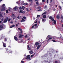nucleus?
Masks as SVG:
<instances>
[{
  "mask_svg": "<svg viewBox=\"0 0 63 63\" xmlns=\"http://www.w3.org/2000/svg\"><path fill=\"white\" fill-rule=\"evenodd\" d=\"M20 31H22V29H20Z\"/></svg>",
  "mask_w": 63,
  "mask_h": 63,
  "instance_id": "obj_62",
  "label": "nucleus"
},
{
  "mask_svg": "<svg viewBox=\"0 0 63 63\" xmlns=\"http://www.w3.org/2000/svg\"><path fill=\"white\" fill-rule=\"evenodd\" d=\"M3 16L2 15V14H0V17H1V18L3 17Z\"/></svg>",
  "mask_w": 63,
  "mask_h": 63,
  "instance_id": "obj_26",
  "label": "nucleus"
},
{
  "mask_svg": "<svg viewBox=\"0 0 63 63\" xmlns=\"http://www.w3.org/2000/svg\"><path fill=\"white\" fill-rule=\"evenodd\" d=\"M59 8H60V10H61V9H62V7H61V6H59Z\"/></svg>",
  "mask_w": 63,
  "mask_h": 63,
  "instance_id": "obj_35",
  "label": "nucleus"
},
{
  "mask_svg": "<svg viewBox=\"0 0 63 63\" xmlns=\"http://www.w3.org/2000/svg\"><path fill=\"white\" fill-rule=\"evenodd\" d=\"M42 21L43 22H45V19L43 18L42 19Z\"/></svg>",
  "mask_w": 63,
  "mask_h": 63,
  "instance_id": "obj_22",
  "label": "nucleus"
},
{
  "mask_svg": "<svg viewBox=\"0 0 63 63\" xmlns=\"http://www.w3.org/2000/svg\"><path fill=\"white\" fill-rule=\"evenodd\" d=\"M39 43L38 42H36L35 43V44L34 45V47H36V46H37L38 45H39Z\"/></svg>",
  "mask_w": 63,
  "mask_h": 63,
  "instance_id": "obj_7",
  "label": "nucleus"
},
{
  "mask_svg": "<svg viewBox=\"0 0 63 63\" xmlns=\"http://www.w3.org/2000/svg\"><path fill=\"white\" fill-rule=\"evenodd\" d=\"M10 20H11V19L10 18H9V20H8V21L9 22V21H10Z\"/></svg>",
  "mask_w": 63,
  "mask_h": 63,
  "instance_id": "obj_52",
  "label": "nucleus"
},
{
  "mask_svg": "<svg viewBox=\"0 0 63 63\" xmlns=\"http://www.w3.org/2000/svg\"><path fill=\"white\" fill-rule=\"evenodd\" d=\"M20 28H18V30H20Z\"/></svg>",
  "mask_w": 63,
  "mask_h": 63,
  "instance_id": "obj_64",
  "label": "nucleus"
},
{
  "mask_svg": "<svg viewBox=\"0 0 63 63\" xmlns=\"http://www.w3.org/2000/svg\"><path fill=\"white\" fill-rule=\"evenodd\" d=\"M19 9L20 10H22V7H20L19 8Z\"/></svg>",
  "mask_w": 63,
  "mask_h": 63,
  "instance_id": "obj_39",
  "label": "nucleus"
},
{
  "mask_svg": "<svg viewBox=\"0 0 63 63\" xmlns=\"http://www.w3.org/2000/svg\"><path fill=\"white\" fill-rule=\"evenodd\" d=\"M52 39V37H50L47 40V42H49V41H50V40Z\"/></svg>",
  "mask_w": 63,
  "mask_h": 63,
  "instance_id": "obj_17",
  "label": "nucleus"
},
{
  "mask_svg": "<svg viewBox=\"0 0 63 63\" xmlns=\"http://www.w3.org/2000/svg\"><path fill=\"white\" fill-rule=\"evenodd\" d=\"M37 5H38V4H39V3H38V2L37 1L36 3Z\"/></svg>",
  "mask_w": 63,
  "mask_h": 63,
  "instance_id": "obj_48",
  "label": "nucleus"
},
{
  "mask_svg": "<svg viewBox=\"0 0 63 63\" xmlns=\"http://www.w3.org/2000/svg\"><path fill=\"white\" fill-rule=\"evenodd\" d=\"M33 56H34L33 55H32L31 56V57H33Z\"/></svg>",
  "mask_w": 63,
  "mask_h": 63,
  "instance_id": "obj_57",
  "label": "nucleus"
},
{
  "mask_svg": "<svg viewBox=\"0 0 63 63\" xmlns=\"http://www.w3.org/2000/svg\"><path fill=\"white\" fill-rule=\"evenodd\" d=\"M49 18L50 19H52V16H50L49 17Z\"/></svg>",
  "mask_w": 63,
  "mask_h": 63,
  "instance_id": "obj_32",
  "label": "nucleus"
},
{
  "mask_svg": "<svg viewBox=\"0 0 63 63\" xmlns=\"http://www.w3.org/2000/svg\"><path fill=\"white\" fill-rule=\"evenodd\" d=\"M25 21V20H24V19L23 18L22 19V20L21 21V22H23V21Z\"/></svg>",
  "mask_w": 63,
  "mask_h": 63,
  "instance_id": "obj_21",
  "label": "nucleus"
},
{
  "mask_svg": "<svg viewBox=\"0 0 63 63\" xmlns=\"http://www.w3.org/2000/svg\"><path fill=\"white\" fill-rule=\"evenodd\" d=\"M9 47H10V48H11V47L10 46H8Z\"/></svg>",
  "mask_w": 63,
  "mask_h": 63,
  "instance_id": "obj_59",
  "label": "nucleus"
},
{
  "mask_svg": "<svg viewBox=\"0 0 63 63\" xmlns=\"http://www.w3.org/2000/svg\"><path fill=\"white\" fill-rule=\"evenodd\" d=\"M12 15L11 16L12 17H16V16L15 15V14H12Z\"/></svg>",
  "mask_w": 63,
  "mask_h": 63,
  "instance_id": "obj_11",
  "label": "nucleus"
},
{
  "mask_svg": "<svg viewBox=\"0 0 63 63\" xmlns=\"http://www.w3.org/2000/svg\"><path fill=\"white\" fill-rule=\"evenodd\" d=\"M19 24V23H18V24H16V26H18V25Z\"/></svg>",
  "mask_w": 63,
  "mask_h": 63,
  "instance_id": "obj_43",
  "label": "nucleus"
},
{
  "mask_svg": "<svg viewBox=\"0 0 63 63\" xmlns=\"http://www.w3.org/2000/svg\"><path fill=\"white\" fill-rule=\"evenodd\" d=\"M28 36V35L26 34V35H25V38H27Z\"/></svg>",
  "mask_w": 63,
  "mask_h": 63,
  "instance_id": "obj_28",
  "label": "nucleus"
},
{
  "mask_svg": "<svg viewBox=\"0 0 63 63\" xmlns=\"http://www.w3.org/2000/svg\"><path fill=\"white\" fill-rule=\"evenodd\" d=\"M43 17L44 18H46L47 17V16L46 15H44L43 16Z\"/></svg>",
  "mask_w": 63,
  "mask_h": 63,
  "instance_id": "obj_20",
  "label": "nucleus"
},
{
  "mask_svg": "<svg viewBox=\"0 0 63 63\" xmlns=\"http://www.w3.org/2000/svg\"><path fill=\"white\" fill-rule=\"evenodd\" d=\"M11 23H13V21H11V22H10Z\"/></svg>",
  "mask_w": 63,
  "mask_h": 63,
  "instance_id": "obj_61",
  "label": "nucleus"
},
{
  "mask_svg": "<svg viewBox=\"0 0 63 63\" xmlns=\"http://www.w3.org/2000/svg\"><path fill=\"white\" fill-rule=\"evenodd\" d=\"M46 12H44L42 14V15L43 16L44 15H46Z\"/></svg>",
  "mask_w": 63,
  "mask_h": 63,
  "instance_id": "obj_31",
  "label": "nucleus"
},
{
  "mask_svg": "<svg viewBox=\"0 0 63 63\" xmlns=\"http://www.w3.org/2000/svg\"><path fill=\"white\" fill-rule=\"evenodd\" d=\"M51 20L52 21H54V19L52 18L51 19Z\"/></svg>",
  "mask_w": 63,
  "mask_h": 63,
  "instance_id": "obj_37",
  "label": "nucleus"
},
{
  "mask_svg": "<svg viewBox=\"0 0 63 63\" xmlns=\"http://www.w3.org/2000/svg\"><path fill=\"white\" fill-rule=\"evenodd\" d=\"M29 53H30V54H32V53H33V51L32 50H30V51H29Z\"/></svg>",
  "mask_w": 63,
  "mask_h": 63,
  "instance_id": "obj_16",
  "label": "nucleus"
},
{
  "mask_svg": "<svg viewBox=\"0 0 63 63\" xmlns=\"http://www.w3.org/2000/svg\"><path fill=\"white\" fill-rule=\"evenodd\" d=\"M21 3L22 4H23V3H24V1H22L21 2Z\"/></svg>",
  "mask_w": 63,
  "mask_h": 63,
  "instance_id": "obj_33",
  "label": "nucleus"
},
{
  "mask_svg": "<svg viewBox=\"0 0 63 63\" xmlns=\"http://www.w3.org/2000/svg\"><path fill=\"white\" fill-rule=\"evenodd\" d=\"M9 19V17H7L6 19H5L4 20V23H6V22H7V21H8V20Z\"/></svg>",
  "mask_w": 63,
  "mask_h": 63,
  "instance_id": "obj_4",
  "label": "nucleus"
},
{
  "mask_svg": "<svg viewBox=\"0 0 63 63\" xmlns=\"http://www.w3.org/2000/svg\"><path fill=\"white\" fill-rule=\"evenodd\" d=\"M2 6V7H4V6H5V4H3Z\"/></svg>",
  "mask_w": 63,
  "mask_h": 63,
  "instance_id": "obj_42",
  "label": "nucleus"
},
{
  "mask_svg": "<svg viewBox=\"0 0 63 63\" xmlns=\"http://www.w3.org/2000/svg\"><path fill=\"white\" fill-rule=\"evenodd\" d=\"M24 57H26V54H24Z\"/></svg>",
  "mask_w": 63,
  "mask_h": 63,
  "instance_id": "obj_53",
  "label": "nucleus"
},
{
  "mask_svg": "<svg viewBox=\"0 0 63 63\" xmlns=\"http://www.w3.org/2000/svg\"><path fill=\"white\" fill-rule=\"evenodd\" d=\"M57 18L58 19H59L60 18V16L58 15H57Z\"/></svg>",
  "mask_w": 63,
  "mask_h": 63,
  "instance_id": "obj_23",
  "label": "nucleus"
},
{
  "mask_svg": "<svg viewBox=\"0 0 63 63\" xmlns=\"http://www.w3.org/2000/svg\"><path fill=\"white\" fill-rule=\"evenodd\" d=\"M8 8L9 10H12V8H11L9 7Z\"/></svg>",
  "mask_w": 63,
  "mask_h": 63,
  "instance_id": "obj_44",
  "label": "nucleus"
},
{
  "mask_svg": "<svg viewBox=\"0 0 63 63\" xmlns=\"http://www.w3.org/2000/svg\"><path fill=\"white\" fill-rule=\"evenodd\" d=\"M18 9V7H17L16 6L14 8V11H16V9Z\"/></svg>",
  "mask_w": 63,
  "mask_h": 63,
  "instance_id": "obj_8",
  "label": "nucleus"
},
{
  "mask_svg": "<svg viewBox=\"0 0 63 63\" xmlns=\"http://www.w3.org/2000/svg\"><path fill=\"white\" fill-rule=\"evenodd\" d=\"M28 2H30L32 1V0H27Z\"/></svg>",
  "mask_w": 63,
  "mask_h": 63,
  "instance_id": "obj_38",
  "label": "nucleus"
},
{
  "mask_svg": "<svg viewBox=\"0 0 63 63\" xmlns=\"http://www.w3.org/2000/svg\"><path fill=\"white\" fill-rule=\"evenodd\" d=\"M61 22H63V20H61Z\"/></svg>",
  "mask_w": 63,
  "mask_h": 63,
  "instance_id": "obj_63",
  "label": "nucleus"
},
{
  "mask_svg": "<svg viewBox=\"0 0 63 63\" xmlns=\"http://www.w3.org/2000/svg\"><path fill=\"white\" fill-rule=\"evenodd\" d=\"M23 18H24V19H26V17L25 16L23 17Z\"/></svg>",
  "mask_w": 63,
  "mask_h": 63,
  "instance_id": "obj_54",
  "label": "nucleus"
},
{
  "mask_svg": "<svg viewBox=\"0 0 63 63\" xmlns=\"http://www.w3.org/2000/svg\"><path fill=\"white\" fill-rule=\"evenodd\" d=\"M50 35H48V36H47V38H46L47 39L48 38H50Z\"/></svg>",
  "mask_w": 63,
  "mask_h": 63,
  "instance_id": "obj_24",
  "label": "nucleus"
},
{
  "mask_svg": "<svg viewBox=\"0 0 63 63\" xmlns=\"http://www.w3.org/2000/svg\"><path fill=\"white\" fill-rule=\"evenodd\" d=\"M47 4H48V0H47Z\"/></svg>",
  "mask_w": 63,
  "mask_h": 63,
  "instance_id": "obj_46",
  "label": "nucleus"
},
{
  "mask_svg": "<svg viewBox=\"0 0 63 63\" xmlns=\"http://www.w3.org/2000/svg\"><path fill=\"white\" fill-rule=\"evenodd\" d=\"M19 12V13H22V14H24L25 13V11L22 10H20Z\"/></svg>",
  "mask_w": 63,
  "mask_h": 63,
  "instance_id": "obj_6",
  "label": "nucleus"
},
{
  "mask_svg": "<svg viewBox=\"0 0 63 63\" xmlns=\"http://www.w3.org/2000/svg\"><path fill=\"white\" fill-rule=\"evenodd\" d=\"M21 62L22 63H24V62H23V61H21Z\"/></svg>",
  "mask_w": 63,
  "mask_h": 63,
  "instance_id": "obj_55",
  "label": "nucleus"
},
{
  "mask_svg": "<svg viewBox=\"0 0 63 63\" xmlns=\"http://www.w3.org/2000/svg\"><path fill=\"white\" fill-rule=\"evenodd\" d=\"M19 38H22V37L23 36V35H21V34H20L19 35Z\"/></svg>",
  "mask_w": 63,
  "mask_h": 63,
  "instance_id": "obj_13",
  "label": "nucleus"
},
{
  "mask_svg": "<svg viewBox=\"0 0 63 63\" xmlns=\"http://www.w3.org/2000/svg\"><path fill=\"white\" fill-rule=\"evenodd\" d=\"M38 11H42V10H41V9H39V10H38Z\"/></svg>",
  "mask_w": 63,
  "mask_h": 63,
  "instance_id": "obj_51",
  "label": "nucleus"
},
{
  "mask_svg": "<svg viewBox=\"0 0 63 63\" xmlns=\"http://www.w3.org/2000/svg\"><path fill=\"white\" fill-rule=\"evenodd\" d=\"M40 9V6H39L38 7L37 9Z\"/></svg>",
  "mask_w": 63,
  "mask_h": 63,
  "instance_id": "obj_47",
  "label": "nucleus"
},
{
  "mask_svg": "<svg viewBox=\"0 0 63 63\" xmlns=\"http://www.w3.org/2000/svg\"><path fill=\"white\" fill-rule=\"evenodd\" d=\"M30 55H29L28 56H27V58H26V59H27L29 60H31V57H30L29 56Z\"/></svg>",
  "mask_w": 63,
  "mask_h": 63,
  "instance_id": "obj_1",
  "label": "nucleus"
},
{
  "mask_svg": "<svg viewBox=\"0 0 63 63\" xmlns=\"http://www.w3.org/2000/svg\"><path fill=\"white\" fill-rule=\"evenodd\" d=\"M33 35H31V38H33Z\"/></svg>",
  "mask_w": 63,
  "mask_h": 63,
  "instance_id": "obj_49",
  "label": "nucleus"
},
{
  "mask_svg": "<svg viewBox=\"0 0 63 63\" xmlns=\"http://www.w3.org/2000/svg\"><path fill=\"white\" fill-rule=\"evenodd\" d=\"M15 25H12L10 27H9L10 28H12L13 27H15Z\"/></svg>",
  "mask_w": 63,
  "mask_h": 63,
  "instance_id": "obj_15",
  "label": "nucleus"
},
{
  "mask_svg": "<svg viewBox=\"0 0 63 63\" xmlns=\"http://www.w3.org/2000/svg\"><path fill=\"white\" fill-rule=\"evenodd\" d=\"M61 18H62V19H63V16L61 15Z\"/></svg>",
  "mask_w": 63,
  "mask_h": 63,
  "instance_id": "obj_36",
  "label": "nucleus"
},
{
  "mask_svg": "<svg viewBox=\"0 0 63 63\" xmlns=\"http://www.w3.org/2000/svg\"><path fill=\"white\" fill-rule=\"evenodd\" d=\"M37 25V24H35L34 26H32V27L31 28H36V26Z\"/></svg>",
  "mask_w": 63,
  "mask_h": 63,
  "instance_id": "obj_5",
  "label": "nucleus"
},
{
  "mask_svg": "<svg viewBox=\"0 0 63 63\" xmlns=\"http://www.w3.org/2000/svg\"><path fill=\"white\" fill-rule=\"evenodd\" d=\"M24 5H25V6L26 5H28V3H24Z\"/></svg>",
  "mask_w": 63,
  "mask_h": 63,
  "instance_id": "obj_27",
  "label": "nucleus"
},
{
  "mask_svg": "<svg viewBox=\"0 0 63 63\" xmlns=\"http://www.w3.org/2000/svg\"><path fill=\"white\" fill-rule=\"evenodd\" d=\"M28 50H31V48H30V47H29V45H28Z\"/></svg>",
  "mask_w": 63,
  "mask_h": 63,
  "instance_id": "obj_18",
  "label": "nucleus"
},
{
  "mask_svg": "<svg viewBox=\"0 0 63 63\" xmlns=\"http://www.w3.org/2000/svg\"><path fill=\"white\" fill-rule=\"evenodd\" d=\"M3 47H6V44H5V43L3 42Z\"/></svg>",
  "mask_w": 63,
  "mask_h": 63,
  "instance_id": "obj_12",
  "label": "nucleus"
},
{
  "mask_svg": "<svg viewBox=\"0 0 63 63\" xmlns=\"http://www.w3.org/2000/svg\"><path fill=\"white\" fill-rule=\"evenodd\" d=\"M43 2H45V0H42Z\"/></svg>",
  "mask_w": 63,
  "mask_h": 63,
  "instance_id": "obj_56",
  "label": "nucleus"
},
{
  "mask_svg": "<svg viewBox=\"0 0 63 63\" xmlns=\"http://www.w3.org/2000/svg\"><path fill=\"white\" fill-rule=\"evenodd\" d=\"M22 9H23V10H24V9H25V7L23 6H22Z\"/></svg>",
  "mask_w": 63,
  "mask_h": 63,
  "instance_id": "obj_25",
  "label": "nucleus"
},
{
  "mask_svg": "<svg viewBox=\"0 0 63 63\" xmlns=\"http://www.w3.org/2000/svg\"><path fill=\"white\" fill-rule=\"evenodd\" d=\"M9 12V10H6V13H8Z\"/></svg>",
  "mask_w": 63,
  "mask_h": 63,
  "instance_id": "obj_30",
  "label": "nucleus"
},
{
  "mask_svg": "<svg viewBox=\"0 0 63 63\" xmlns=\"http://www.w3.org/2000/svg\"><path fill=\"white\" fill-rule=\"evenodd\" d=\"M47 5H45L44 7V9H47Z\"/></svg>",
  "mask_w": 63,
  "mask_h": 63,
  "instance_id": "obj_34",
  "label": "nucleus"
},
{
  "mask_svg": "<svg viewBox=\"0 0 63 63\" xmlns=\"http://www.w3.org/2000/svg\"><path fill=\"white\" fill-rule=\"evenodd\" d=\"M5 49H6V52H8V53H9H9H10L12 52V51H11V50H10V51H9V50H8L7 48H6Z\"/></svg>",
  "mask_w": 63,
  "mask_h": 63,
  "instance_id": "obj_3",
  "label": "nucleus"
},
{
  "mask_svg": "<svg viewBox=\"0 0 63 63\" xmlns=\"http://www.w3.org/2000/svg\"><path fill=\"white\" fill-rule=\"evenodd\" d=\"M4 41L5 42H6V41H7V38H5L4 39Z\"/></svg>",
  "mask_w": 63,
  "mask_h": 63,
  "instance_id": "obj_41",
  "label": "nucleus"
},
{
  "mask_svg": "<svg viewBox=\"0 0 63 63\" xmlns=\"http://www.w3.org/2000/svg\"><path fill=\"white\" fill-rule=\"evenodd\" d=\"M40 15H38L37 16V17H40Z\"/></svg>",
  "mask_w": 63,
  "mask_h": 63,
  "instance_id": "obj_50",
  "label": "nucleus"
},
{
  "mask_svg": "<svg viewBox=\"0 0 63 63\" xmlns=\"http://www.w3.org/2000/svg\"><path fill=\"white\" fill-rule=\"evenodd\" d=\"M3 27V25H0V31L2 30V28Z\"/></svg>",
  "mask_w": 63,
  "mask_h": 63,
  "instance_id": "obj_10",
  "label": "nucleus"
},
{
  "mask_svg": "<svg viewBox=\"0 0 63 63\" xmlns=\"http://www.w3.org/2000/svg\"><path fill=\"white\" fill-rule=\"evenodd\" d=\"M37 21L36 20H35L34 21V23H37Z\"/></svg>",
  "mask_w": 63,
  "mask_h": 63,
  "instance_id": "obj_45",
  "label": "nucleus"
},
{
  "mask_svg": "<svg viewBox=\"0 0 63 63\" xmlns=\"http://www.w3.org/2000/svg\"><path fill=\"white\" fill-rule=\"evenodd\" d=\"M14 38L16 41H18V39L17 38V37L16 36H14Z\"/></svg>",
  "mask_w": 63,
  "mask_h": 63,
  "instance_id": "obj_9",
  "label": "nucleus"
},
{
  "mask_svg": "<svg viewBox=\"0 0 63 63\" xmlns=\"http://www.w3.org/2000/svg\"><path fill=\"white\" fill-rule=\"evenodd\" d=\"M52 42H56V41L54 40H52Z\"/></svg>",
  "mask_w": 63,
  "mask_h": 63,
  "instance_id": "obj_40",
  "label": "nucleus"
},
{
  "mask_svg": "<svg viewBox=\"0 0 63 63\" xmlns=\"http://www.w3.org/2000/svg\"><path fill=\"white\" fill-rule=\"evenodd\" d=\"M17 18L18 19H19V16H18V17H17Z\"/></svg>",
  "mask_w": 63,
  "mask_h": 63,
  "instance_id": "obj_60",
  "label": "nucleus"
},
{
  "mask_svg": "<svg viewBox=\"0 0 63 63\" xmlns=\"http://www.w3.org/2000/svg\"><path fill=\"white\" fill-rule=\"evenodd\" d=\"M41 45H39L37 46V49H39V48H40V47H41Z\"/></svg>",
  "mask_w": 63,
  "mask_h": 63,
  "instance_id": "obj_14",
  "label": "nucleus"
},
{
  "mask_svg": "<svg viewBox=\"0 0 63 63\" xmlns=\"http://www.w3.org/2000/svg\"><path fill=\"white\" fill-rule=\"evenodd\" d=\"M57 61H56L55 62V63H57Z\"/></svg>",
  "mask_w": 63,
  "mask_h": 63,
  "instance_id": "obj_58",
  "label": "nucleus"
},
{
  "mask_svg": "<svg viewBox=\"0 0 63 63\" xmlns=\"http://www.w3.org/2000/svg\"><path fill=\"white\" fill-rule=\"evenodd\" d=\"M54 24H56V21L54 20Z\"/></svg>",
  "mask_w": 63,
  "mask_h": 63,
  "instance_id": "obj_29",
  "label": "nucleus"
},
{
  "mask_svg": "<svg viewBox=\"0 0 63 63\" xmlns=\"http://www.w3.org/2000/svg\"><path fill=\"white\" fill-rule=\"evenodd\" d=\"M22 40H21L20 39L19 40V43H22Z\"/></svg>",
  "mask_w": 63,
  "mask_h": 63,
  "instance_id": "obj_19",
  "label": "nucleus"
},
{
  "mask_svg": "<svg viewBox=\"0 0 63 63\" xmlns=\"http://www.w3.org/2000/svg\"><path fill=\"white\" fill-rule=\"evenodd\" d=\"M0 10L1 11H4V10H5V8L4 7H2L1 9V8L2 7V5H0Z\"/></svg>",
  "mask_w": 63,
  "mask_h": 63,
  "instance_id": "obj_2",
  "label": "nucleus"
}]
</instances>
